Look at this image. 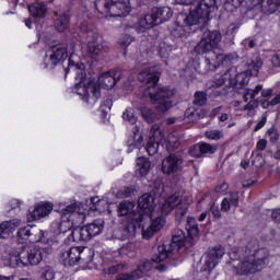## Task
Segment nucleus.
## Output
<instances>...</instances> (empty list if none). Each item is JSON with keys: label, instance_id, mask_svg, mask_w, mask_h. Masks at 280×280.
I'll use <instances>...</instances> for the list:
<instances>
[{"label": "nucleus", "instance_id": "obj_51", "mask_svg": "<svg viewBox=\"0 0 280 280\" xmlns=\"http://www.w3.org/2000/svg\"><path fill=\"white\" fill-rule=\"evenodd\" d=\"M109 74L114 79L115 84H117V82L124 78V71L119 69L109 70Z\"/></svg>", "mask_w": 280, "mask_h": 280}, {"label": "nucleus", "instance_id": "obj_33", "mask_svg": "<svg viewBox=\"0 0 280 280\" xmlns=\"http://www.w3.org/2000/svg\"><path fill=\"white\" fill-rule=\"evenodd\" d=\"M151 166L152 164L148 158H139L137 160V172H139L140 176H148Z\"/></svg>", "mask_w": 280, "mask_h": 280}, {"label": "nucleus", "instance_id": "obj_8", "mask_svg": "<svg viewBox=\"0 0 280 280\" xmlns=\"http://www.w3.org/2000/svg\"><path fill=\"white\" fill-rule=\"evenodd\" d=\"M95 9L104 16H126L130 14V0H96Z\"/></svg>", "mask_w": 280, "mask_h": 280}, {"label": "nucleus", "instance_id": "obj_37", "mask_svg": "<svg viewBox=\"0 0 280 280\" xmlns=\"http://www.w3.org/2000/svg\"><path fill=\"white\" fill-rule=\"evenodd\" d=\"M151 268H152V261L148 259H142L139 261L138 268L133 269V272H139L140 277H142L143 273L150 272Z\"/></svg>", "mask_w": 280, "mask_h": 280}, {"label": "nucleus", "instance_id": "obj_46", "mask_svg": "<svg viewBox=\"0 0 280 280\" xmlns=\"http://www.w3.org/2000/svg\"><path fill=\"white\" fill-rule=\"evenodd\" d=\"M259 106V103L257 101H249L245 106L244 110H247V116L248 117H254L255 115V108Z\"/></svg>", "mask_w": 280, "mask_h": 280}, {"label": "nucleus", "instance_id": "obj_43", "mask_svg": "<svg viewBox=\"0 0 280 280\" xmlns=\"http://www.w3.org/2000/svg\"><path fill=\"white\" fill-rule=\"evenodd\" d=\"M192 104L195 106H205L207 104V93L196 92Z\"/></svg>", "mask_w": 280, "mask_h": 280}, {"label": "nucleus", "instance_id": "obj_10", "mask_svg": "<svg viewBox=\"0 0 280 280\" xmlns=\"http://www.w3.org/2000/svg\"><path fill=\"white\" fill-rule=\"evenodd\" d=\"M19 249L20 252H16L10 259L12 266H20V268L38 266L43 261L45 249L36 246L27 250L23 249V246H20Z\"/></svg>", "mask_w": 280, "mask_h": 280}, {"label": "nucleus", "instance_id": "obj_9", "mask_svg": "<svg viewBox=\"0 0 280 280\" xmlns=\"http://www.w3.org/2000/svg\"><path fill=\"white\" fill-rule=\"evenodd\" d=\"M82 68H84V65H82ZM82 68H78V66H71L66 69V75L69 73V71L73 70L78 73L79 78V84H77V88L83 89V100L88 104H95L97 100H100V96L102 95V92L100 91V86L95 84L93 81H89L86 84V81L84 80V70ZM86 84V85H84Z\"/></svg>", "mask_w": 280, "mask_h": 280}, {"label": "nucleus", "instance_id": "obj_17", "mask_svg": "<svg viewBox=\"0 0 280 280\" xmlns=\"http://www.w3.org/2000/svg\"><path fill=\"white\" fill-rule=\"evenodd\" d=\"M183 167V158L176 154H170L162 162V172L164 174H176Z\"/></svg>", "mask_w": 280, "mask_h": 280}, {"label": "nucleus", "instance_id": "obj_22", "mask_svg": "<svg viewBox=\"0 0 280 280\" xmlns=\"http://www.w3.org/2000/svg\"><path fill=\"white\" fill-rule=\"evenodd\" d=\"M128 250H129V246L128 245H124L122 247H120L118 250H103L102 252V259H103V264L105 266H108L109 264H115V261H117L119 259V257L124 256V255H128Z\"/></svg>", "mask_w": 280, "mask_h": 280}, {"label": "nucleus", "instance_id": "obj_60", "mask_svg": "<svg viewBox=\"0 0 280 280\" xmlns=\"http://www.w3.org/2000/svg\"><path fill=\"white\" fill-rule=\"evenodd\" d=\"M179 5H196V0H175Z\"/></svg>", "mask_w": 280, "mask_h": 280}, {"label": "nucleus", "instance_id": "obj_20", "mask_svg": "<svg viewBox=\"0 0 280 280\" xmlns=\"http://www.w3.org/2000/svg\"><path fill=\"white\" fill-rule=\"evenodd\" d=\"M240 207V192L230 191L225 195V197L221 201V211L223 213H228V211H235Z\"/></svg>", "mask_w": 280, "mask_h": 280}, {"label": "nucleus", "instance_id": "obj_39", "mask_svg": "<svg viewBox=\"0 0 280 280\" xmlns=\"http://www.w3.org/2000/svg\"><path fill=\"white\" fill-rule=\"evenodd\" d=\"M232 71H233V69H228L221 75L215 77L217 86H222V84L233 80V75L231 74Z\"/></svg>", "mask_w": 280, "mask_h": 280}, {"label": "nucleus", "instance_id": "obj_47", "mask_svg": "<svg viewBox=\"0 0 280 280\" xmlns=\"http://www.w3.org/2000/svg\"><path fill=\"white\" fill-rule=\"evenodd\" d=\"M185 117H187L189 121H198V119H200V114L198 113V109L188 108L185 112Z\"/></svg>", "mask_w": 280, "mask_h": 280}, {"label": "nucleus", "instance_id": "obj_53", "mask_svg": "<svg viewBox=\"0 0 280 280\" xmlns=\"http://www.w3.org/2000/svg\"><path fill=\"white\" fill-rule=\"evenodd\" d=\"M243 100H244V102H253V101H255L253 89H246L244 91Z\"/></svg>", "mask_w": 280, "mask_h": 280}, {"label": "nucleus", "instance_id": "obj_52", "mask_svg": "<svg viewBox=\"0 0 280 280\" xmlns=\"http://www.w3.org/2000/svg\"><path fill=\"white\" fill-rule=\"evenodd\" d=\"M113 108V98H107L101 104V109L103 113H108Z\"/></svg>", "mask_w": 280, "mask_h": 280}, {"label": "nucleus", "instance_id": "obj_57", "mask_svg": "<svg viewBox=\"0 0 280 280\" xmlns=\"http://www.w3.org/2000/svg\"><path fill=\"white\" fill-rule=\"evenodd\" d=\"M210 211L212 215H214V218H218V219L222 218V211H220V208L218 206L215 205L211 206Z\"/></svg>", "mask_w": 280, "mask_h": 280}, {"label": "nucleus", "instance_id": "obj_44", "mask_svg": "<svg viewBox=\"0 0 280 280\" xmlns=\"http://www.w3.org/2000/svg\"><path fill=\"white\" fill-rule=\"evenodd\" d=\"M250 74H248V72L243 71L241 73H237L235 75V80H236V84H240V86H246V84L249 82L250 80Z\"/></svg>", "mask_w": 280, "mask_h": 280}, {"label": "nucleus", "instance_id": "obj_30", "mask_svg": "<svg viewBox=\"0 0 280 280\" xmlns=\"http://www.w3.org/2000/svg\"><path fill=\"white\" fill-rule=\"evenodd\" d=\"M264 61H261V57L257 56L255 59L247 61V70L246 73L248 75H259V70L261 69Z\"/></svg>", "mask_w": 280, "mask_h": 280}, {"label": "nucleus", "instance_id": "obj_61", "mask_svg": "<svg viewBox=\"0 0 280 280\" xmlns=\"http://www.w3.org/2000/svg\"><path fill=\"white\" fill-rule=\"evenodd\" d=\"M271 218H272V220H275V222L280 224V209L273 210L272 214H271Z\"/></svg>", "mask_w": 280, "mask_h": 280}, {"label": "nucleus", "instance_id": "obj_4", "mask_svg": "<svg viewBox=\"0 0 280 280\" xmlns=\"http://www.w3.org/2000/svg\"><path fill=\"white\" fill-rule=\"evenodd\" d=\"M160 75L161 72H159L156 67L145 68L138 74V80L147 84V95H149L152 104H155L158 110L166 113V110L172 108L170 97L174 95V91L158 85Z\"/></svg>", "mask_w": 280, "mask_h": 280}, {"label": "nucleus", "instance_id": "obj_29", "mask_svg": "<svg viewBox=\"0 0 280 280\" xmlns=\"http://www.w3.org/2000/svg\"><path fill=\"white\" fill-rule=\"evenodd\" d=\"M28 11L35 19H45L47 5L44 2H35L28 5Z\"/></svg>", "mask_w": 280, "mask_h": 280}, {"label": "nucleus", "instance_id": "obj_25", "mask_svg": "<svg viewBox=\"0 0 280 280\" xmlns=\"http://www.w3.org/2000/svg\"><path fill=\"white\" fill-rule=\"evenodd\" d=\"M135 213H139L137 210H135V203L130 201H122L118 206V215L121 218L127 217L128 222H136V224H139L137 220H135Z\"/></svg>", "mask_w": 280, "mask_h": 280}, {"label": "nucleus", "instance_id": "obj_45", "mask_svg": "<svg viewBox=\"0 0 280 280\" xmlns=\"http://www.w3.org/2000/svg\"><path fill=\"white\" fill-rule=\"evenodd\" d=\"M122 119L131 125L137 124V116H135V109L129 108L122 113Z\"/></svg>", "mask_w": 280, "mask_h": 280}, {"label": "nucleus", "instance_id": "obj_21", "mask_svg": "<svg viewBox=\"0 0 280 280\" xmlns=\"http://www.w3.org/2000/svg\"><path fill=\"white\" fill-rule=\"evenodd\" d=\"M102 51H108V46L95 36L88 40V54L91 58H97Z\"/></svg>", "mask_w": 280, "mask_h": 280}, {"label": "nucleus", "instance_id": "obj_11", "mask_svg": "<svg viewBox=\"0 0 280 280\" xmlns=\"http://www.w3.org/2000/svg\"><path fill=\"white\" fill-rule=\"evenodd\" d=\"M172 16V9H170L168 7L154 8L151 14H147L139 21L137 32L138 34H143V32H145L147 30H152L154 25H161V23L170 21Z\"/></svg>", "mask_w": 280, "mask_h": 280}, {"label": "nucleus", "instance_id": "obj_31", "mask_svg": "<svg viewBox=\"0 0 280 280\" xmlns=\"http://www.w3.org/2000/svg\"><path fill=\"white\" fill-rule=\"evenodd\" d=\"M97 82L102 89H107V90L113 89L116 84L115 79L113 78L109 71L101 74L98 77Z\"/></svg>", "mask_w": 280, "mask_h": 280}, {"label": "nucleus", "instance_id": "obj_54", "mask_svg": "<svg viewBox=\"0 0 280 280\" xmlns=\"http://www.w3.org/2000/svg\"><path fill=\"white\" fill-rule=\"evenodd\" d=\"M266 121H268V116L262 115L261 119L255 126L254 132H258V130H261L266 126Z\"/></svg>", "mask_w": 280, "mask_h": 280}, {"label": "nucleus", "instance_id": "obj_38", "mask_svg": "<svg viewBox=\"0 0 280 280\" xmlns=\"http://www.w3.org/2000/svg\"><path fill=\"white\" fill-rule=\"evenodd\" d=\"M141 279L139 271L121 272L116 276V280H137Z\"/></svg>", "mask_w": 280, "mask_h": 280}, {"label": "nucleus", "instance_id": "obj_64", "mask_svg": "<svg viewBox=\"0 0 280 280\" xmlns=\"http://www.w3.org/2000/svg\"><path fill=\"white\" fill-rule=\"evenodd\" d=\"M271 106H277L280 104V94H277L271 101H270Z\"/></svg>", "mask_w": 280, "mask_h": 280}, {"label": "nucleus", "instance_id": "obj_50", "mask_svg": "<svg viewBox=\"0 0 280 280\" xmlns=\"http://www.w3.org/2000/svg\"><path fill=\"white\" fill-rule=\"evenodd\" d=\"M267 136L271 143H277V141H279V133L275 130V127L267 130Z\"/></svg>", "mask_w": 280, "mask_h": 280}, {"label": "nucleus", "instance_id": "obj_14", "mask_svg": "<svg viewBox=\"0 0 280 280\" xmlns=\"http://www.w3.org/2000/svg\"><path fill=\"white\" fill-rule=\"evenodd\" d=\"M161 206L156 210L154 208V197L150 194H144L138 199V213H133V220L137 221L139 226H143L145 218H154L159 215Z\"/></svg>", "mask_w": 280, "mask_h": 280}, {"label": "nucleus", "instance_id": "obj_56", "mask_svg": "<svg viewBox=\"0 0 280 280\" xmlns=\"http://www.w3.org/2000/svg\"><path fill=\"white\" fill-rule=\"evenodd\" d=\"M271 65L275 69H280V55L275 54L271 56Z\"/></svg>", "mask_w": 280, "mask_h": 280}, {"label": "nucleus", "instance_id": "obj_18", "mask_svg": "<svg viewBox=\"0 0 280 280\" xmlns=\"http://www.w3.org/2000/svg\"><path fill=\"white\" fill-rule=\"evenodd\" d=\"M218 152V147L208 142H199L192 147L190 150L191 156L200 159L201 156H209Z\"/></svg>", "mask_w": 280, "mask_h": 280}, {"label": "nucleus", "instance_id": "obj_32", "mask_svg": "<svg viewBox=\"0 0 280 280\" xmlns=\"http://www.w3.org/2000/svg\"><path fill=\"white\" fill-rule=\"evenodd\" d=\"M186 230L188 232V236L190 237V240L198 237L200 230L198 229V223L196 222V218L194 217L187 218Z\"/></svg>", "mask_w": 280, "mask_h": 280}, {"label": "nucleus", "instance_id": "obj_16", "mask_svg": "<svg viewBox=\"0 0 280 280\" xmlns=\"http://www.w3.org/2000/svg\"><path fill=\"white\" fill-rule=\"evenodd\" d=\"M18 240L20 242H40L43 237H45V232L40 230L36 225H26L24 228L19 229L18 233Z\"/></svg>", "mask_w": 280, "mask_h": 280}, {"label": "nucleus", "instance_id": "obj_3", "mask_svg": "<svg viewBox=\"0 0 280 280\" xmlns=\"http://www.w3.org/2000/svg\"><path fill=\"white\" fill-rule=\"evenodd\" d=\"M218 10L215 0H199L190 7L189 14L184 19L185 27L184 32L187 34H202V36H218V33H211L207 28V23L210 21L211 12Z\"/></svg>", "mask_w": 280, "mask_h": 280}, {"label": "nucleus", "instance_id": "obj_26", "mask_svg": "<svg viewBox=\"0 0 280 280\" xmlns=\"http://www.w3.org/2000/svg\"><path fill=\"white\" fill-rule=\"evenodd\" d=\"M137 226L141 229L137 221H128L122 224V226L118 229V233H120L119 240H128V237H132L135 235V231H137Z\"/></svg>", "mask_w": 280, "mask_h": 280}, {"label": "nucleus", "instance_id": "obj_55", "mask_svg": "<svg viewBox=\"0 0 280 280\" xmlns=\"http://www.w3.org/2000/svg\"><path fill=\"white\" fill-rule=\"evenodd\" d=\"M132 37L122 36L118 39V45H120V47H128L132 43Z\"/></svg>", "mask_w": 280, "mask_h": 280}, {"label": "nucleus", "instance_id": "obj_28", "mask_svg": "<svg viewBox=\"0 0 280 280\" xmlns=\"http://www.w3.org/2000/svg\"><path fill=\"white\" fill-rule=\"evenodd\" d=\"M71 226H73V223H71V221H69V218H67L66 220H61V221H55L52 223V229H55V233H59V234H63L65 233H69L68 235V240L69 237L71 238V233L73 230H71Z\"/></svg>", "mask_w": 280, "mask_h": 280}, {"label": "nucleus", "instance_id": "obj_34", "mask_svg": "<svg viewBox=\"0 0 280 280\" xmlns=\"http://www.w3.org/2000/svg\"><path fill=\"white\" fill-rule=\"evenodd\" d=\"M206 139H209V141H220L221 139H224V131L220 129H208L205 132Z\"/></svg>", "mask_w": 280, "mask_h": 280}, {"label": "nucleus", "instance_id": "obj_59", "mask_svg": "<svg viewBox=\"0 0 280 280\" xmlns=\"http://www.w3.org/2000/svg\"><path fill=\"white\" fill-rule=\"evenodd\" d=\"M237 30H240V26L232 24L228 27L226 34L228 36H231L233 34H237Z\"/></svg>", "mask_w": 280, "mask_h": 280}, {"label": "nucleus", "instance_id": "obj_41", "mask_svg": "<svg viewBox=\"0 0 280 280\" xmlns=\"http://www.w3.org/2000/svg\"><path fill=\"white\" fill-rule=\"evenodd\" d=\"M42 279L44 280H54L56 279V271L50 266H46L40 270Z\"/></svg>", "mask_w": 280, "mask_h": 280}, {"label": "nucleus", "instance_id": "obj_58", "mask_svg": "<svg viewBox=\"0 0 280 280\" xmlns=\"http://www.w3.org/2000/svg\"><path fill=\"white\" fill-rule=\"evenodd\" d=\"M266 145H268V141H266V139H260L256 144V149L259 151H264L266 150Z\"/></svg>", "mask_w": 280, "mask_h": 280}, {"label": "nucleus", "instance_id": "obj_40", "mask_svg": "<svg viewBox=\"0 0 280 280\" xmlns=\"http://www.w3.org/2000/svg\"><path fill=\"white\" fill-rule=\"evenodd\" d=\"M80 34H88V36H95L97 34V28L93 24L86 22L82 23L79 27Z\"/></svg>", "mask_w": 280, "mask_h": 280}, {"label": "nucleus", "instance_id": "obj_13", "mask_svg": "<svg viewBox=\"0 0 280 280\" xmlns=\"http://www.w3.org/2000/svg\"><path fill=\"white\" fill-rule=\"evenodd\" d=\"M104 231V220L96 219L82 228H75L70 234L69 242H89Z\"/></svg>", "mask_w": 280, "mask_h": 280}, {"label": "nucleus", "instance_id": "obj_63", "mask_svg": "<svg viewBox=\"0 0 280 280\" xmlns=\"http://www.w3.org/2000/svg\"><path fill=\"white\" fill-rule=\"evenodd\" d=\"M262 91H264V85L261 84L256 85L255 89L253 90L254 97L258 96L259 93H262Z\"/></svg>", "mask_w": 280, "mask_h": 280}, {"label": "nucleus", "instance_id": "obj_23", "mask_svg": "<svg viewBox=\"0 0 280 280\" xmlns=\"http://www.w3.org/2000/svg\"><path fill=\"white\" fill-rule=\"evenodd\" d=\"M21 226V219H11L0 223V240H8Z\"/></svg>", "mask_w": 280, "mask_h": 280}, {"label": "nucleus", "instance_id": "obj_5", "mask_svg": "<svg viewBox=\"0 0 280 280\" xmlns=\"http://www.w3.org/2000/svg\"><path fill=\"white\" fill-rule=\"evenodd\" d=\"M220 44V36H207L203 37L200 43L195 47L196 54L202 55L207 54L205 57V62L208 71H215L220 65H229L233 62L237 55H224V54H215V51H211L218 47Z\"/></svg>", "mask_w": 280, "mask_h": 280}, {"label": "nucleus", "instance_id": "obj_35", "mask_svg": "<svg viewBox=\"0 0 280 280\" xmlns=\"http://www.w3.org/2000/svg\"><path fill=\"white\" fill-rule=\"evenodd\" d=\"M180 147V141L178 140V137L174 133H170L166 140V150L168 152H174V150H178Z\"/></svg>", "mask_w": 280, "mask_h": 280}, {"label": "nucleus", "instance_id": "obj_1", "mask_svg": "<svg viewBox=\"0 0 280 280\" xmlns=\"http://www.w3.org/2000/svg\"><path fill=\"white\" fill-rule=\"evenodd\" d=\"M229 255L235 275L240 276L253 275L270 264V252L266 248L259 249L257 241L248 242L245 249L234 247Z\"/></svg>", "mask_w": 280, "mask_h": 280}, {"label": "nucleus", "instance_id": "obj_27", "mask_svg": "<svg viewBox=\"0 0 280 280\" xmlns=\"http://www.w3.org/2000/svg\"><path fill=\"white\" fill-rule=\"evenodd\" d=\"M255 8L261 5V10L265 14H275L277 12V0H249Z\"/></svg>", "mask_w": 280, "mask_h": 280}, {"label": "nucleus", "instance_id": "obj_48", "mask_svg": "<svg viewBox=\"0 0 280 280\" xmlns=\"http://www.w3.org/2000/svg\"><path fill=\"white\" fill-rule=\"evenodd\" d=\"M78 209H80V207L78 206V202H73L69 206H66L65 208H61L60 211L63 215H69V213H75Z\"/></svg>", "mask_w": 280, "mask_h": 280}, {"label": "nucleus", "instance_id": "obj_36", "mask_svg": "<svg viewBox=\"0 0 280 280\" xmlns=\"http://www.w3.org/2000/svg\"><path fill=\"white\" fill-rule=\"evenodd\" d=\"M159 145H161V142L156 141V138H154V135L150 137L145 150L150 156H154L156 152H159Z\"/></svg>", "mask_w": 280, "mask_h": 280}, {"label": "nucleus", "instance_id": "obj_2", "mask_svg": "<svg viewBox=\"0 0 280 280\" xmlns=\"http://www.w3.org/2000/svg\"><path fill=\"white\" fill-rule=\"evenodd\" d=\"M175 209V218L177 222H183L185 215H187V211L189 210V203L180 197L179 192H175L167 199L163 200L160 203V210H158V214L153 218H145V220H151V224L149 228H142V236L143 240H150L154 235V233L161 231L163 226H165V218L163 215H168Z\"/></svg>", "mask_w": 280, "mask_h": 280}, {"label": "nucleus", "instance_id": "obj_24", "mask_svg": "<svg viewBox=\"0 0 280 280\" xmlns=\"http://www.w3.org/2000/svg\"><path fill=\"white\" fill-rule=\"evenodd\" d=\"M71 16L69 15V12H55L54 16V26L55 30L59 34H63V32H67L69 30V21Z\"/></svg>", "mask_w": 280, "mask_h": 280}, {"label": "nucleus", "instance_id": "obj_19", "mask_svg": "<svg viewBox=\"0 0 280 280\" xmlns=\"http://www.w3.org/2000/svg\"><path fill=\"white\" fill-rule=\"evenodd\" d=\"M51 211H54V205L51 202L37 203L34 210L28 214V220L31 222H34V220H43V218H47Z\"/></svg>", "mask_w": 280, "mask_h": 280}, {"label": "nucleus", "instance_id": "obj_6", "mask_svg": "<svg viewBox=\"0 0 280 280\" xmlns=\"http://www.w3.org/2000/svg\"><path fill=\"white\" fill-rule=\"evenodd\" d=\"M185 246V232L183 230H175L172 236V242L166 245L158 247V254L152 259L155 264L167 261V259H178V253Z\"/></svg>", "mask_w": 280, "mask_h": 280}, {"label": "nucleus", "instance_id": "obj_15", "mask_svg": "<svg viewBox=\"0 0 280 280\" xmlns=\"http://www.w3.org/2000/svg\"><path fill=\"white\" fill-rule=\"evenodd\" d=\"M84 257V247L63 246L60 249L59 259L63 266H75Z\"/></svg>", "mask_w": 280, "mask_h": 280}, {"label": "nucleus", "instance_id": "obj_42", "mask_svg": "<svg viewBox=\"0 0 280 280\" xmlns=\"http://www.w3.org/2000/svg\"><path fill=\"white\" fill-rule=\"evenodd\" d=\"M141 115H142L143 119H145V121H148V124H152V121H154V119H156V113H154V109H150L148 107H143L141 109Z\"/></svg>", "mask_w": 280, "mask_h": 280}, {"label": "nucleus", "instance_id": "obj_7", "mask_svg": "<svg viewBox=\"0 0 280 280\" xmlns=\"http://www.w3.org/2000/svg\"><path fill=\"white\" fill-rule=\"evenodd\" d=\"M225 254L226 250L222 245L209 247L205 253V260L202 267L200 268L198 280H209L211 272H213L215 267L220 265V261H222V257H224Z\"/></svg>", "mask_w": 280, "mask_h": 280}, {"label": "nucleus", "instance_id": "obj_62", "mask_svg": "<svg viewBox=\"0 0 280 280\" xmlns=\"http://www.w3.org/2000/svg\"><path fill=\"white\" fill-rule=\"evenodd\" d=\"M272 93H275V90L272 89H267V90L262 89L261 97H272Z\"/></svg>", "mask_w": 280, "mask_h": 280}, {"label": "nucleus", "instance_id": "obj_12", "mask_svg": "<svg viewBox=\"0 0 280 280\" xmlns=\"http://www.w3.org/2000/svg\"><path fill=\"white\" fill-rule=\"evenodd\" d=\"M47 45L51 48V55L48 59L47 67L49 69H54L56 65L62 62V60H67L69 58V62H71V58L75 54V49L78 45L75 42L61 43V44H49V40L46 39Z\"/></svg>", "mask_w": 280, "mask_h": 280}, {"label": "nucleus", "instance_id": "obj_49", "mask_svg": "<svg viewBox=\"0 0 280 280\" xmlns=\"http://www.w3.org/2000/svg\"><path fill=\"white\" fill-rule=\"evenodd\" d=\"M119 270H128V265L117 264L108 268V275H117Z\"/></svg>", "mask_w": 280, "mask_h": 280}]
</instances>
